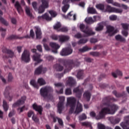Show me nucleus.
Masks as SVG:
<instances>
[{
  "instance_id": "56",
  "label": "nucleus",
  "mask_w": 129,
  "mask_h": 129,
  "mask_svg": "<svg viewBox=\"0 0 129 129\" xmlns=\"http://www.w3.org/2000/svg\"><path fill=\"white\" fill-rule=\"evenodd\" d=\"M87 41H88V39H81L78 41V44H85V43H86L87 42Z\"/></svg>"
},
{
  "instance_id": "59",
  "label": "nucleus",
  "mask_w": 129,
  "mask_h": 129,
  "mask_svg": "<svg viewBox=\"0 0 129 129\" xmlns=\"http://www.w3.org/2000/svg\"><path fill=\"white\" fill-rule=\"evenodd\" d=\"M49 14L51 15L52 18H55V17L57 16V13H56V12L53 11H49Z\"/></svg>"
},
{
  "instance_id": "13",
  "label": "nucleus",
  "mask_w": 129,
  "mask_h": 129,
  "mask_svg": "<svg viewBox=\"0 0 129 129\" xmlns=\"http://www.w3.org/2000/svg\"><path fill=\"white\" fill-rule=\"evenodd\" d=\"M32 59L34 61H36V62H37L34 63L35 66H36L37 64L43 62V59H41V54L39 53H35L32 56Z\"/></svg>"
},
{
  "instance_id": "39",
  "label": "nucleus",
  "mask_w": 129,
  "mask_h": 129,
  "mask_svg": "<svg viewBox=\"0 0 129 129\" xmlns=\"http://www.w3.org/2000/svg\"><path fill=\"white\" fill-rule=\"evenodd\" d=\"M60 54L61 56H68V53L67 52L66 48H62Z\"/></svg>"
},
{
  "instance_id": "3",
  "label": "nucleus",
  "mask_w": 129,
  "mask_h": 129,
  "mask_svg": "<svg viewBox=\"0 0 129 129\" xmlns=\"http://www.w3.org/2000/svg\"><path fill=\"white\" fill-rule=\"evenodd\" d=\"M53 92V88L50 86L42 87L40 90V94L44 98H48L49 94Z\"/></svg>"
},
{
  "instance_id": "54",
  "label": "nucleus",
  "mask_w": 129,
  "mask_h": 129,
  "mask_svg": "<svg viewBox=\"0 0 129 129\" xmlns=\"http://www.w3.org/2000/svg\"><path fill=\"white\" fill-rule=\"evenodd\" d=\"M87 118V116L85 114H83L82 115L79 116V120H83L84 119H86Z\"/></svg>"
},
{
  "instance_id": "37",
  "label": "nucleus",
  "mask_w": 129,
  "mask_h": 129,
  "mask_svg": "<svg viewBox=\"0 0 129 129\" xmlns=\"http://www.w3.org/2000/svg\"><path fill=\"white\" fill-rule=\"evenodd\" d=\"M3 106L4 110L5 111H8V110L9 109V105H8L7 101L5 100H3Z\"/></svg>"
},
{
  "instance_id": "48",
  "label": "nucleus",
  "mask_w": 129,
  "mask_h": 129,
  "mask_svg": "<svg viewBox=\"0 0 129 129\" xmlns=\"http://www.w3.org/2000/svg\"><path fill=\"white\" fill-rule=\"evenodd\" d=\"M51 39L52 40H54L55 41H57V40H59V35H56L55 34H52L50 36Z\"/></svg>"
},
{
  "instance_id": "26",
  "label": "nucleus",
  "mask_w": 129,
  "mask_h": 129,
  "mask_svg": "<svg viewBox=\"0 0 129 129\" xmlns=\"http://www.w3.org/2000/svg\"><path fill=\"white\" fill-rule=\"evenodd\" d=\"M33 108L36 110L38 111L39 114H42V110H43V108L41 106H37L36 104H34L33 105Z\"/></svg>"
},
{
  "instance_id": "49",
  "label": "nucleus",
  "mask_w": 129,
  "mask_h": 129,
  "mask_svg": "<svg viewBox=\"0 0 129 129\" xmlns=\"http://www.w3.org/2000/svg\"><path fill=\"white\" fill-rule=\"evenodd\" d=\"M82 125H85V126H89L91 129H92V126H91V123L89 122H84L82 123Z\"/></svg>"
},
{
  "instance_id": "46",
  "label": "nucleus",
  "mask_w": 129,
  "mask_h": 129,
  "mask_svg": "<svg viewBox=\"0 0 129 129\" xmlns=\"http://www.w3.org/2000/svg\"><path fill=\"white\" fill-rule=\"evenodd\" d=\"M26 109V110H28V107H26V106H23L22 107L19 108L18 109V112H23V111H24V110Z\"/></svg>"
},
{
  "instance_id": "55",
  "label": "nucleus",
  "mask_w": 129,
  "mask_h": 129,
  "mask_svg": "<svg viewBox=\"0 0 129 129\" xmlns=\"http://www.w3.org/2000/svg\"><path fill=\"white\" fill-rule=\"evenodd\" d=\"M6 29H4L2 27L0 28V32H3L2 33V36L3 37V38H4L5 36H6Z\"/></svg>"
},
{
  "instance_id": "33",
  "label": "nucleus",
  "mask_w": 129,
  "mask_h": 129,
  "mask_svg": "<svg viewBox=\"0 0 129 129\" xmlns=\"http://www.w3.org/2000/svg\"><path fill=\"white\" fill-rule=\"evenodd\" d=\"M37 82L40 86H42V85H45L46 84V81H45V80L42 78H39L37 80Z\"/></svg>"
},
{
  "instance_id": "62",
  "label": "nucleus",
  "mask_w": 129,
  "mask_h": 129,
  "mask_svg": "<svg viewBox=\"0 0 129 129\" xmlns=\"http://www.w3.org/2000/svg\"><path fill=\"white\" fill-rule=\"evenodd\" d=\"M112 6H114V7H117L118 8H121V5L119 3H117L116 2H113L112 4Z\"/></svg>"
},
{
  "instance_id": "14",
  "label": "nucleus",
  "mask_w": 129,
  "mask_h": 129,
  "mask_svg": "<svg viewBox=\"0 0 129 129\" xmlns=\"http://www.w3.org/2000/svg\"><path fill=\"white\" fill-rule=\"evenodd\" d=\"M49 45L52 48V49H55V50H52V53H54V54H57L58 53V49L60 48V45L59 44L54 43V42H50L49 43Z\"/></svg>"
},
{
  "instance_id": "25",
  "label": "nucleus",
  "mask_w": 129,
  "mask_h": 129,
  "mask_svg": "<svg viewBox=\"0 0 129 129\" xmlns=\"http://www.w3.org/2000/svg\"><path fill=\"white\" fill-rule=\"evenodd\" d=\"M15 7L16 9H17V12H18L19 14H22V13H23V9H22V7H21V5H20V3H19V2L17 1L16 2Z\"/></svg>"
},
{
  "instance_id": "29",
  "label": "nucleus",
  "mask_w": 129,
  "mask_h": 129,
  "mask_svg": "<svg viewBox=\"0 0 129 129\" xmlns=\"http://www.w3.org/2000/svg\"><path fill=\"white\" fill-rule=\"evenodd\" d=\"M77 77L78 79H83V77H84V73L83 70H79L78 72Z\"/></svg>"
},
{
  "instance_id": "5",
  "label": "nucleus",
  "mask_w": 129,
  "mask_h": 129,
  "mask_svg": "<svg viewBox=\"0 0 129 129\" xmlns=\"http://www.w3.org/2000/svg\"><path fill=\"white\" fill-rule=\"evenodd\" d=\"M115 13L116 14H121L123 10L121 9H118L114 7H112L109 5H107L105 9V13Z\"/></svg>"
},
{
  "instance_id": "53",
  "label": "nucleus",
  "mask_w": 129,
  "mask_h": 129,
  "mask_svg": "<svg viewBox=\"0 0 129 129\" xmlns=\"http://www.w3.org/2000/svg\"><path fill=\"white\" fill-rule=\"evenodd\" d=\"M0 21L1 22H2V23L4 24V25H6V26H8L9 25V23H8V22L5 20V19L3 18V17H2V16H0Z\"/></svg>"
},
{
  "instance_id": "20",
  "label": "nucleus",
  "mask_w": 129,
  "mask_h": 129,
  "mask_svg": "<svg viewBox=\"0 0 129 129\" xmlns=\"http://www.w3.org/2000/svg\"><path fill=\"white\" fill-rule=\"evenodd\" d=\"M26 99V96H23L22 97H21V99L19 100L17 102L13 104V106L14 107H16V106H19V105H22V104H24L25 103Z\"/></svg>"
},
{
  "instance_id": "61",
  "label": "nucleus",
  "mask_w": 129,
  "mask_h": 129,
  "mask_svg": "<svg viewBox=\"0 0 129 129\" xmlns=\"http://www.w3.org/2000/svg\"><path fill=\"white\" fill-rule=\"evenodd\" d=\"M46 59L48 60V61H53L54 60V57L51 55H47L45 56Z\"/></svg>"
},
{
  "instance_id": "10",
  "label": "nucleus",
  "mask_w": 129,
  "mask_h": 129,
  "mask_svg": "<svg viewBox=\"0 0 129 129\" xmlns=\"http://www.w3.org/2000/svg\"><path fill=\"white\" fill-rule=\"evenodd\" d=\"M45 72H47V68L43 67V65H41L37 67L34 72L35 75H40V74H44Z\"/></svg>"
},
{
  "instance_id": "40",
  "label": "nucleus",
  "mask_w": 129,
  "mask_h": 129,
  "mask_svg": "<svg viewBox=\"0 0 129 129\" xmlns=\"http://www.w3.org/2000/svg\"><path fill=\"white\" fill-rule=\"evenodd\" d=\"M88 14H96V10H95L93 8H89L88 9Z\"/></svg>"
},
{
  "instance_id": "50",
  "label": "nucleus",
  "mask_w": 129,
  "mask_h": 129,
  "mask_svg": "<svg viewBox=\"0 0 129 129\" xmlns=\"http://www.w3.org/2000/svg\"><path fill=\"white\" fill-rule=\"evenodd\" d=\"M122 27L124 30H127L128 29L129 24L126 23H122L121 24Z\"/></svg>"
},
{
  "instance_id": "22",
  "label": "nucleus",
  "mask_w": 129,
  "mask_h": 129,
  "mask_svg": "<svg viewBox=\"0 0 129 129\" xmlns=\"http://www.w3.org/2000/svg\"><path fill=\"white\" fill-rule=\"evenodd\" d=\"M75 84H76V82L74 79L71 77H69L67 81V85L69 86H74Z\"/></svg>"
},
{
  "instance_id": "64",
  "label": "nucleus",
  "mask_w": 129,
  "mask_h": 129,
  "mask_svg": "<svg viewBox=\"0 0 129 129\" xmlns=\"http://www.w3.org/2000/svg\"><path fill=\"white\" fill-rule=\"evenodd\" d=\"M98 40L96 38H91L90 40V43H97Z\"/></svg>"
},
{
  "instance_id": "42",
  "label": "nucleus",
  "mask_w": 129,
  "mask_h": 129,
  "mask_svg": "<svg viewBox=\"0 0 129 129\" xmlns=\"http://www.w3.org/2000/svg\"><path fill=\"white\" fill-rule=\"evenodd\" d=\"M32 120H33L34 122H36V123H39V118H38V116H37L36 115H33L32 116Z\"/></svg>"
},
{
  "instance_id": "1",
  "label": "nucleus",
  "mask_w": 129,
  "mask_h": 129,
  "mask_svg": "<svg viewBox=\"0 0 129 129\" xmlns=\"http://www.w3.org/2000/svg\"><path fill=\"white\" fill-rule=\"evenodd\" d=\"M117 100L113 97L108 96L105 97L103 99V105L106 106L101 109L99 114L96 115V114L94 111L90 113V115L92 117H96L97 119H102L106 114H114L117 110L118 109V106L116 104H109V101H117Z\"/></svg>"
},
{
  "instance_id": "16",
  "label": "nucleus",
  "mask_w": 129,
  "mask_h": 129,
  "mask_svg": "<svg viewBox=\"0 0 129 129\" xmlns=\"http://www.w3.org/2000/svg\"><path fill=\"white\" fill-rule=\"evenodd\" d=\"M35 32L37 39H41L42 38V30L39 26H35L34 27Z\"/></svg>"
},
{
  "instance_id": "2",
  "label": "nucleus",
  "mask_w": 129,
  "mask_h": 129,
  "mask_svg": "<svg viewBox=\"0 0 129 129\" xmlns=\"http://www.w3.org/2000/svg\"><path fill=\"white\" fill-rule=\"evenodd\" d=\"M67 102L70 105V109L69 110V114H78L82 112L83 110L82 105L78 102L77 105H75V102H76V99L73 97L67 98Z\"/></svg>"
},
{
  "instance_id": "15",
  "label": "nucleus",
  "mask_w": 129,
  "mask_h": 129,
  "mask_svg": "<svg viewBox=\"0 0 129 129\" xmlns=\"http://www.w3.org/2000/svg\"><path fill=\"white\" fill-rule=\"evenodd\" d=\"M55 88H61L59 91H56L57 93H59L62 94L63 93V87H64V85L61 83H55L54 84Z\"/></svg>"
},
{
  "instance_id": "7",
  "label": "nucleus",
  "mask_w": 129,
  "mask_h": 129,
  "mask_svg": "<svg viewBox=\"0 0 129 129\" xmlns=\"http://www.w3.org/2000/svg\"><path fill=\"white\" fill-rule=\"evenodd\" d=\"M21 59L22 61L26 62V63H29V61H31L30 52L27 50H25L22 54Z\"/></svg>"
},
{
  "instance_id": "24",
  "label": "nucleus",
  "mask_w": 129,
  "mask_h": 129,
  "mask_svg": "<svg viewBox=\"0 0 129 129\" xmlns=\"http://www.w3.org/2000/svg\"><path fill=\"white\" fill-rule=\"evenodd\" d=\"M3 51L4 53L7 54V56H9L10 58H13V57H14V52L12 51V50L4 48Z\"/></svg>"
},
{
  "instance_id": "28",
  "label": "nucleus",
  "mask_w": 129,
  "mask_h": 129,
  "mask_svg": "<svg viewBox=\"0 0 129 129\" xmlns=\"http://www.w3.org/2000/svg\"><path fill=\"white\" fill-rule=\"evenodd\" d=\"M83 96L87 101H89V100H90V98L91 97V94H90L89 91H87L84 93Z\"/></svg>"
},
{
  "instance_id": "35",
  "label": "nucleus",
  "mask_w": 129,
  "mask_h": 129,
  "mask_svg": "<svg viewBox=\"0 0 129 129\" xmlns=\"http://www.w3.org/2000/svg\"><path fill=\"white\" fill-rule=\"evenodd\" d=\"M25 12L27 16H29V17H32V13H31V8H30V7L26 6L25 7Z\"/></svg>"
},
{
  "instance_id": "11",
  "label": "nucleus",
  "mask_w": 129,
  "mask_h": 129,
  "mask_svg": "<svg viewBox=\"0 0 129 129\" xmlns=\"http://www.w3.org/2000/svg\"><path fill=\"white\" fill-rule=\"evenodd\" d=\"M120 125L123 129H129V115L124 117V121L121 122Z\"/></svg>"
},
{
  "instance_id": "52",
  "label": "nucleus",
  "mask_w": 129,
  "mask_h": 129,
  "mask_svg": "<svg viewBox=\"0 0 129 129\" xmlns=\"http://www.w3.org/2000/svg\"><path fill=\"white\" fill-rule=\"evenodd\" d=\"M122 35L124 36V37H127L128 36V31L127 30H123L121 32Z\"/></svg>"
},
{
  "instance_id": "19",
  "label": "nucleus",
  "mask_w": 129,
  "mask_h": 129,
  "mask_svg": "<svg viewBox=\"0 0 129 129\" xmlns=\"http://www.w3.org/2000/svg\"><path fill=\"white\" fill-rule=\"evenodd\" d=\"M70 40V37L68 35H59V42L60 43H64V42H67Z\"/></svg>"
},
{
  "instance_id": "63",
  "label": "nucleus",
  "mask_w": 129,
  "mask_h": 129,
  "mask_svg": "<svg viewBox=\"0 0 129 129\" xmlns=\"http://www.w3.org/2000/svg\"><path fill=\"white\" fill-rule=\"evenodd\" d=\"M59 32H68V28L67 27H62L60 28Z\"/></svg>"
},
{
  "instance_id": "31",
  "label": "nucleus",
  "mask_w": 129,
  "mask_h": 129,
  "mask_svg": "<svg viewBox=\"0 0 129 129\" xmlns=\"http://www.w3.org/2000/svg\"><path fill=\"white\" fill-rule=\"evenodd\" d=\"M53 28L57 32H60V30H61V23L57 22L55 25L53 26Z\"/></svg>"
},
{
  "instance_id": "18",
  "label": "nucleus",
  "mask_w": 129,
  "mask_h": 129,
  "mask_svg": "<svg viewBox=\"0 0 129 129\" xmlns=\"http://www.w3.org/2000/svg\"><path fill=\"white\" fill-rule=\"evenodd\" d=\"M38 19L39 22H41V21H44V20H45L46 21H51V20H52V18L49 17L48 14L45 13L42 16H39L38 17Z\"/></svg>"
},
{
  "instance_id": "32",
  "label": "nucleus",
  "mask_w": 129,
  "mask_h": 129,
  "mask_svg": "<svg viewBox=\"0 0 129 129\" xmlns=\"http://www.w3.org/2000/svg\"><path fill=\"white\" fill-rule=\"evenodd\" d=\"M115 39L117 41H119L120 42H125V39L120 35H116L115 36Z\"/></svg>"
},
{
  "instance_id": "44",
  "label": "nucleus",
  "mask_w": 129,
  "mask_h": 129,
  "mask_svg": "<svg viewBox=\"0 0 129 129\" xmlns=\"http://www.w3.org/2000/svg\"><path fill=\"white\" fill-rule=\"evenodd\" d=\"M66 95H71L72 94V91H71V88H67L65 90V92H64Z\"/></svg>"
},
{
  "instance_id": "12",
  "label": "nucleus",
  "mask_w": 129,
  "mask_h": 129,
  "mask_svg": "<svg viewBox=\"0 0 129 129\" xmlns=\"http://www.w3.org/2000/svg\"><path fill=\"white\" fill-rule=\"evenodd\" d=\"M118 32V30L114 29V28L111 26H108L107 27V33L110 36H113L115 34H116Z\"/></svg>"
},
{
  "instance_id": "8",
  "label": "nucleus",
  "mask_w": 129,
  "mask_h": 129,
  "mask_svg": "<svg viewBox=\"0 0 129 129\" xmlns=\"http://www.w3.org/2000/svg\"><path fill=\"white\" fill-rule=\"evenodd\" d=\"M42 5L39 7L38 11V14H43L45 12V9L48 8V1L41 0Z\"/></svg>"
},
{
  "instance_id": "30",
  "label": "nucleus",
  "mask_w": 129,
  "mask_h": 129,
  "mask_svg": "<svg viewBox=\"0 0 129 129\" xmlns=\"http://www.w3.org/2000/svg\"><path fill=\"white\" fill-rule=\"evenodd\" d=\"M103 30V23H100L98 24V26L96 27L95 31L99 32V31H102Z\"/></svg>"
},
{
  "instance_id": "38",
  "label": "nucleus",
  "mask_w": 129,
  "mask_h": 129,
  "mask_svg": "<svg viewBox=\"0 0 129 129\" xmlns=\"http://www.w3.org/2000/svg\"><path fill=\"white\" fill-rule=\"evenodd\" d=\"M55 69L56 71H58V72L62 71L63 69H64V67H63L60 64H56Z\"/></svg>"
},
{
  "instance_id": "60",
  "label": "nucleus",
  "mask_w": 129,
  "mask_h": 129,
  "mask_svg": "<svg viewBox=\"0 0 129 129\" xmlns=\"http://www.w3.org/2000/svg\"><path fill=\"white\" fill-rule=\"evenodd\" d=\"M113 94L117 97V98H119V97H121L122 96V95L120 93H116V91L113 92Z\"/></svg>"
},
{
  "instance_id": "43",
  "label": "nucleus",
  "mask_w": 129,
  "mask_h": 129,
  "mask_svg": "<svg viewBox=\"0 0 129 129\" xmlns=\"http://www.w3.org/2000/svg\"><path fill=\"white\" fill-rule=\"evenodd\" d=\"M66 50L67 51V53H68V56L71 55L73 52V49H72L71 47H67L66 48Z\"/></svg>"
},
{
  "instance_id": "9",
  "label": "nucleus",
  "mask_w": 129,
  "mask_h": 129,
  "mask_svg": "<svg viewBox=\"0 0 129 129\" xmlns=\"http://www.w3.org/2000/svg\"><path fill=\"white\" fill-rule=\"evenodd\" d=\"M80 0H63L62 4L64 6L62 8V11L63 13H66L69 9V3H73V2H78Z\"/></svg>"
},
{
  "instance_id": "21",
  "label": "nucleus",
  "mask_w": 129,
  "mask_h": 129,
  "mask_svg": "<svg viewBox=\"0 0 129 129\" xmlns=\"http://www.w3.org/2000/svg\"><path fill=\"white\" fill-rule=\"evenodd\" d=\"M72 12H70L67 16L62 15L63 18H64V19H68L69 20H74V21H75L76 20V15L75 14H72Z\"/></svg>"
},
{
  "instance_id": "17",
  "label": "nucleus",
  "mask_w": 129,
  "mask_h": 129,
  "mask_svg": "<svg viewBox=\"0 0 129 129\" xmlns=\"http://www.w3.org/2000/svg\"><path fill=\"white\" fill-rule=\"evenodd\" d=\"M83 92V90L79 89V87H77L74 89L73 92L76 94V97L78 98H81V96H82V92Z\"/></svg>"
},
{
  "instance_id": "6",
  "label": "nucleus",
  "mask_w": 129,
  "mask_h": 129,
  "mask_svg": "<svg viewBox=\"0 0 129 129\" xmlns=\"http://www.w3.org/2000/svg\"><path fill=\"white\" fill-rule=\"evenodd\" d=\"M59 102L57 104V111L59 113H62V110L64 109V101H65V97H59Z\"/></svg>"
},
{
  "instance_id": "57",
  "label": "nucleus",
  "mask_w": 129,
  "mask_h": 129,
  "mask_svg": "<svg viewBox=\"0 0 129 129\" xmlns=\"http://www.w3.org/2000/svg\"><path fill=\"white\" fill-rule=\"evenodd\" d=\"M79 51L80 52H86V51H88V47H87V46H85L82 48L79 49Z\"/></svg>"
},
{
  "instance_id": "27",
  "label": "nucleus",
  "mask_w": 129,
  "mask_h": 129,
  "mask_svg": "<svg viewBox=\"0 0 129 129\" xmlns=\"http://www.w3.org/2000/svg\"><path fill=\"white\" fill-rule=\"evenodd\" d=\"M121 120L120 118H110V121L112 123V124H116L118 123Z\"/></svg>"
},
{
  "instance_id": "34",
  "label": "nucleus",
  "mask_w": 129,
  "mask_h": 129,
  "mask_svg": "<svg viewBox=\"0 0 129 129\" xmlns=\"http://www.w3.org/2000/svg\"><path fill=\"white\" fill-rule=\"evenodd\" d=\"M96 7L97 8V9H98V10L102 11V12H105V8L104 7V5L98 4L96 6Z\"/></svg>"
},
{
  "instance_id": "4",
  "label": "nucleus",
  "mask_w": 129,
  "mask_h": 129,
  "mask_svg": "<svg viewBox=\"0 0 129 129\" xmlns=\"http://www.w3.org/2000/svg\"><path fill=\"white\" fill-rule=\"evenodd\" d=\"M80 29L82 32L85 34L86 36H85V37H89V36L95 35V32L93 31L88 26H85L84 24H81L80 25Z\"/></svg>"
},
{
  "instance_id": "41",
  "label": "nucleus",
  "mask_w": 129,
  "mask_h": 129,
  "mask_svg": "<svg viewBox=\"0 0 129 129\" xmlns=\"http://www.w3.org/2000/svg\"><path fill=\"white\" fill-rule=\"evenodd\" d=\"M109 19L110 21H116L117 20V16L115 15H110Z\"/></svg>"
},
{
  "instance_id": "23",
  "label": "nucleus",
  "mask_w": 129,
  "mask_h": 129,
  "mask_svg": "<svg viewBox=\"0 0 129 129\" xmlns=\"http://www.w3.org/2000/svg\"><path fill=\"white\" fill-rule=\"evenodd\" d=\"M97 18H98V17L94 16V20H93L92 17H87L85 21L87 24H93V23L96 22V19H97Z\"/></svg>"
},
{
  "instance_id": "51",
  "label": "nucleus",
  "mask_w": 129,
  "mask_h": 129,
  "mask_svg": "<svg viewBox=\"0 0 129 129\" xmlns=\"http://www.w3.org/2000/svg\"><path fill=\"white\" fill-rule=\"evenodd\" d=\"M16 39H19V36L16 35H12L9 37V40H15Z\"/></svg>"
},
{
  "instance_id": "36",
  "label": "nucleus",
  "mask_w": 129,
  "mask_h": 129,
  "mask_svg": "<svg viewBox=\"0 0 129 129\" xmlns=\"http://www.w3.org/2000/svg\"><path fill=\"white\" fill-rule=\"evenodd\" d=\"M30 84H31V85L33 86V87H34V88H36L37 89H39V86H38V84H37V83H36V80H32L30 81Z\"/></svg>"
},
{
  "instance_id": "47",
  "label": "nucleus",
  "mask_w": 129,
  "mask_h": 129,
  "mask_svg": "<svg viewBox=\"0 0 129 129\" xmlns=\"http://www.w3.org/2000/svg\"><path fill=\"white\" fill-rule=\"evenodd\" d=\"M98 129H105V125L101 123H97Z\"/></svg>"
},
{
  "instance_id": "45",
  "label": "nucleus",
  "mask_w": 129,
  "mask_h": 129,
  "mask_svg": "<svg viewBox=\"0 0 129 129\" xmlns=\"http://www.w3.org/2000/svg\"><path fill=\"white\" fill-rule=\"evenodd\" d=\"M90 54H91L92 56H93L94 57H98V56H99L100 55V53L98 52H90Z\"/></svg>"
},
{
  "instance_id": "58",
  "label": "nucleus",
  "mask_w": 129,
  "mask_h": 129,
  "mask_svg": "<svg viewBox=\"0 0 129 129\" xmlns=\"http://www.w3.org/2000/svg\"><path fill=\"white\" fill-rule=\"evenodd\" d=\"M13 76H12V74L9 73V75H8V81L9 82H12V81H13Z\"/></svg>"
}]
</instances>
